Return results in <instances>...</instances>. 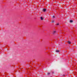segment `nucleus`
I'll use <instances>...</instances> for the list:
<instances>
[{
	"label": "nucleus",
	"instance_id": "obj_1",
	"mask_svg": "<svg viewBox=\"0 0 77 77\" xmlns=\"http://www.w3.org/2000/svg\"><path fill=\"white\" fill-rule=\"evenodd\" d=\"M43 11L44 12H45V11H46V9H43Z\"/></svg>",
	"mask_w": 77,
	"mask_h": 77
},
{
	"label": "nucleus",
	"instance_id": "obj_2",
	"mask_svg": "<svg viewBox=\"0 0 77 77\" xmlns=\"http://www.w3.org/2000/svg\"><path fill=\"white\" fill-rule=\"evenodd\" d=\"M68 44H71V42H70V41H68Z\"/></svg>",
	"mask_w": 77,
	"mask_h": 77
},
{
	"label": "nucleus",
	"instance_id": "obj_3",
	"mask_svg": "<svg viewBox=\"0 0 77 77\" xmlns=\"http://www.w3.org/2000/svg\"><path fill=\"white\" fill-rule=\"evenodd\" d=\"M70 23H72V20H70Z\"/></svg>",
	"mask_w": 77,
	"mask_h": 77
},
{
	"label": "nucleus",
	"instance_id": "obj_4",
	"mask_svg": "<svg viewBox=\"0 0 77 77\" xmlns=\"http://www.w3.org/2000/svg\"><path fill=\"white\" fill-rule=\"evenodd\" d=\"M41 19L42 20H43V18L42 17H41Z\"/></svg>",
	"mask_w": 77,
	"mask_h": 77
},
{
	"label": "nucleus",
	"instance_id": "obj_5",
	"mask_svg": "<svg viewBox=\"0 0 77 77\" xmlns=\"http://www.w3.org/2000/svg\"><path fill=\"white\" fill-rule=\"evenodd\" d=\"M59 51H58V50L56 51V52H59Z\"/></svg>",
	"mask_w": 77,
	"mask_h": 77
},
{
	"label": "nucleus",
	"instance_id": "obj_6",
	"mask_svg": "<svg viewBox=\"0 0 77 77\" xmlns=\"http://www.w3.org/2000/svg\"><path fill=\"white\" fill-rule=\"evenodd\" d=\"M50 73H48V75H49V74H50Z\"/></svg>",
	"mask_w": 77,
	"mask_h": 77
},
{
	"label": "nucleus",
	"instance_id": "obj_7",
	"mask_svg": "<svg viewBox=\"0 0 77 77\" xmlns=\"http://www.w3.org/2000/svg\"><path fill=\"white\" fill-rule=\"evenodd\" d=\"M53 18H54V16H53Z\"/></svg>",
	"mask_w": 77,
	"mask_h": 77
},
{
	"label": "nucleus",
	"instance_id": "obj_8",
	"mask_svg": "<svg viewBox=\"0 0 77 77\" xmlns=\"http://www.w3.org/2000/svg\"><path fill=\"white\" fill-rule=\"evenodd\" d=\"M57 25H59V23H57Z\"/></svg>",
	"mask_w": 77,
	"mask_h": 77
},
{
	"label": "nucleus",
	"instance_id": "obj_9",
	"mask_svg": "<svg viewBox=\"0 0 77 77\" xmlns=\"http://www.w3.org/2000/svg\"><path fill=\"white\" fill-rule=\"evenodd\" d=\"M52 22H54V21H53Z\"/></svg>",
	"mask_w": 77,
	"mask_h": 77
},
{
	"label": "nucleus",
	"instance_id": "obj_10",
	"mask_svg": "<svg viewBox=\"0 0 77 77\" xmlns=\"http://www.w3.org/2000/svg\"><path fill=\"white\" fill-rule=\"evenodd\" d=\"M64 76H65V75H63Z\"/></svg>",
	"mask_w": 77,
	"mask_h": 77
}]
</instances>
